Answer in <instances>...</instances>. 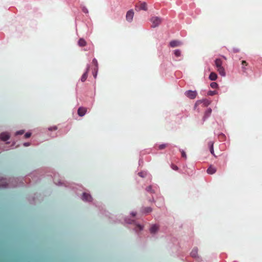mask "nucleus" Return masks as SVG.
<instances>
[{"mask_svg":"<svg viewBox=\"0 0 262 262\" xmlns=\"http://www.w3.org/2000/svg\"><path fill=\"white\" fill-rule=\"evenodd\" d=\"M95 70H96V72H95V73H94V74H93V75H94V77L95 78H96V77H97V69H95Z\"/></svg>","mask_w":262,"mask_h":262,"instance_id":"38","label":"nucleus"},{"mask_svg":"<svg viewBox=\"0 0 262 262\" xmlns=\"http://www.w3.org/2000/svg\"><path fill=\"white\" fill-rule=\"evenodd\" d=\"M146 190L147 191H148V192H150V193H154L155 192L154 190L152 189V186L151 185L148 186V187H147L146 188Z\"/></svg>","mask_w":262,"mask_h":262,"instance_id":"24","label":"nucleus"},{"mask_svg":"<svg viewBox=\"0 0 262 262\" xmlns=\"http://www.w3.org/2000/svg\"><path fill=\"white\" fill-rule=\"evenodd\" d=\"M125 221L126 223L127 224H132L133 222H134V221H132V220H127V219H125Z\"/></svg>","mask_w":262,"mask_h":262,"instance_id":"33","label":"nucleus"},{"mask_svg":"<svg viewBox=\"0 0 262 262\" xmlns=\"http://www.w3.org/2000/svg\"><path fill=\"white\" fill-rule=\"evenodd\" d=\"M150 20L152 24V28H156L158 27L162 22L161 18L158 16H152L151 17Z\"/></svg>","mask_w":262,"mask_h":262,"instance_id":"2","label":"nucleus"},{"mask_svg":"<svg viewBox=\"0 0 262 262\" xmlns=\"http://www.w3.org/2000/svg\"><path fill=\"white\" fill-rule=\"evenodd\" d=\"M55 183L57 184V185H61V183L60 182H59L58 183H57L56 182H55Z\"/></svg>","mask_w":262,"mask_h":262,"instance_id":"41","label":"nucleus"},{"mask_svg":"<svg viewBox=\"0 0 262 262\" xmlns=\"http://www.w3.org/2000/svg\"><path fill=\"white\" fill-rule=\"evenodd\" d=\"M10 138V135L7 132H3L0 134V139L3 141H6Z\"/></svg>","mask_w":262,"mask_h":262,"instance_id":"6","label":"nucleus"},{"mask_svg":"<svg viewBox=\"0 0 262 262\" xmlns=\"http://www.w3.org/2000/svg\"><path fill=\"white\" fill-rule=\"evenodd\" d=\"M217 78V74L214 72H211L209 76V78L210 80L214 81Z\"/></svg>","mask_w":262,"mask_h":262,"instance_id":"16","label":"nucleus"},{"mask_svg":"<svg viewBox=\"0 0 262 262\" xmlns=\"http://www.w3.org/2000/svg\"><path fill=\"white\" fill-rule=\"evenodd\" d=\"M130 214H131L132 216H136V212H134V211H133V212H132L130 213Z\"/></svg>","mask_w":262,"mask_h":262,"instance_id":"39","label":"nucleus"},{"mask_svg":"<svg viewBox=\"0 0 262 262\" xmlns=\"http://www.w3.org/2000/svg\"><path fill=\"white\" fill-rule=\"evenodd\" d=\"M8 186V183L5 179H0V188H6Z\"/></svg>","mask_w":262,"mask_h":262,"instance_id":"11","label":"nucleus"},{"mask_svg":"<svg viewBox=\"0 0 262 262\" xmlns=\"http://www.w3.org/2000/svg\"><path fill=\"white\" fill-rule=\"evenodd\" d=\"M171 168H172L173 170H178V166H176V165H173V164H172V165H171Z\"/></svg>","mask_w":262,"mask_h":262,"instance_id":"34","label":"nucleus"},{"mask_svg":"<svg viewBox=\"0 0 262 262\" xmlns=\"http://www.w3.org/2000/svg\"><path fill=\"white\" fill-rule=\"evenodd\" d=\"M24 133V130H20L16 132V135H22Z\"/></svg>","mask_w":262,"mask_h":262,"instance_id":"31","label":"nucleus"},{"mask_svg":"<svg viewBox=\"0 0 262 262\" xmlns=\"http://www.w3.org/2000/svg\"><path fill=\"white\" fill-rule=\"evenodd\" d=\"M216 171V168L212 166H210L207 170V173L210 174L214 173Z\"/></svg>","mask_w":262,"mask_h":262,"instance_id":"15","label":"nucleus"},{"mask_svg":"<svg viewBox=\"0 0 262 262\" xmlns=\"http://www.w3.org/2000/svg\"><path fill=\"white\" fill-rule=\"evenodd\" d=\"M216 93L217 92L215 91H209L208 92L207 94L209 96H213L215 95Z\"/></svg>","mask_w":262,"mask_h":262,"instance_id":"27","label":"nucleus"},{"mask_svg":"<svg viewBox=\"0 0 262 262\" xmlns=\"http://www.w3.org/2000/svg\"><path fill=\"white\" fill-rule=\"evenodd\" d=\"M248 65V63L246 62V61L243 60L242 61V69L244 72H246L247 69L246 67Z\"/></svg>","mask_w":262,"mask_h":262,"instance_id":"19","label":"nucleus"},{"mask_svg":"<svg viewBox=\"0 0 262 262\" xmlns=\"http://www.w3.org/2000/svg\"><path fill=\"white\" fill-rule=\"evenodd\" d=\"M185 95L188 98L191 99H194L196 97L197 92L196 91L188 90L185 92Z\"/></svg>","mask_w":262,"mask_h":262,"instance_id":"3","label":"nucleus"},{"mask_svg":"<svg viewBox=\"0 0 262 262\" xmlns=\"http://www.w3.org/2000/svg\"><path fill=\"white\" fill-rule=\"evenodd\" d=\"M210 86L212 89H216L218 87V84L215 82H212L210 83Z\"/></svg>","mask_w":262,"mask_h":262,"instance_id":"23","label":"nucleus"},{"mask_svg":"<svg viewBox=\"0 0 262 262\" xmlns=\"http://www.w3.org/2000/svg\"><path fill=\"white\" fill-rule=\"evenodd\" d=\"M134 15V12L132 9L128 11L126 14V19L128 22H131L133 20Z\"/></svg>","mask_w":262,"mask_h":262,"instance_id":"4","label":"nucleus"},{"mask_svg":"<svg viewBox=\"0 0 262 262\" xmlns=\"http://www.w3.org/2000/svg\"><path fill=\"white\" fill-rule=\"evenodd\" d=\"M198 248H194L193 249L192 251L190 253V255L193 257H198Z\"/></svg>","mask_w":262,"mask_h":262,"instance_id":"17","label":"nucleus"},{"mask_svg":"<svg viewBox=\"0 0 262 262\" xmlns=\"http://www.w3.org/2000/svg\"><path fill=\"white\" fill-rule=\"evenodd\" d=\"M89 69H90V65L88 64L86 66V71H85V73L82 75V76L81 77V81L82 82H84L86 80V79L88 77V73L89 71Z\"/></svg>","mask_w":262,"mask_h":262,"instance_id":"9","label":"nucleus"},{"mask_svg":"<svg viewBox=\"0 0 262 262\" xmlns=\"http://www.w3.org/2000/svg\"><path fill=\"white\" fill-rule=\"evenodd\" d=\"M24 146H28L30 145V143L29 142H25L23 144Z\"/></svg>","mask_w":262,"mask_h":262,"instance_id":"37","label":"nucleus"},{"mask_svg":"<svg viewBox=\"0 0 262 262\" xmlns=\"http://www.w3.org/2000/svg\"><path fill=\"white\" fill-rule=\"evenodd\" d=\"M17 186H18V185H13V184H12L10 187H16Z\"/></svg>","mask_w":262,"mask_h":262,"instance_id":"40","label":"nucleus"},{"mask_svg":"<svg viewBox=\"0 0 262 262\" xmlns=\"http://www.w3.org/2000/svg\"><path fill=\"white\" fill-rule=\"evenodd\" d=\"M233 52L235 53H237L239 51V50L237 48H233Z\"/></svg>","mask_w":262,"mask_h":262,"instance_id":"36","label":"nucleus"},{"mask_svg":"<svg viewBox=\"0 0 262 262\" xmlns=\"http://www.w3.org/2000/svg\"><path fill=\"white\" fill-rule=\"evenodd\" d=\"M31 135V134L30 133H26L25 134V137L26 138H29Z\"/></svg>","mask_w":262,"mask_h":262,"instance_id":"32","label":"nucleus"},{"mask_svg":"<svg viewBox=\"0 0 262 262\" xmlns=\"http://www.w3.org/2000/svg\"><path fill=\"white\" fill-rule=\"evenodd\" d=\"M182 45V42L179 40H173L169 42V46L172 48L180 46Z\"/></svg>","mask_w":262,"mask_h":262,"instance_id":"7","label":"nucleus"},{"mask_svg":"<svg viewBox=\"0 0 262 262\" xmlns=\"http://www.w3.org/2000/svg\"><path fill=\"white\" fill-rule=\"evenodd\" d=\"M82 200L84 201L91 202L92 201V197L90 194L83 192L82 195Z\"/></svg>","mask_w":262,"mask_h":262,"instance_id":"5","label":"nucleus"},{"mask_svg":"<svg viewBox=\"0 0 262 262\" xmlns=\"http://www.w3.org/2000/svg\"><path fill=\"white\" fill-rule=\"evenodd\" d=\"M78 43V45L80 47H84L86 45L85 40L83 38L79 39Z\"/></svg>","mask_w":262,"mask_h":262,"instance_id":"18","label":"nucleus"},{"mask_svg":"<svg viewBox=\"0 0 262 262\" xmlns=\"http://www.w3.org/2000/svg\"><path fill=\"white\" fill-rule=\"evenodd\" d=\"M214 62L216 70L220 75L222 77H225L226 76V72L224 68L222 66V60L220 58H217L215 60Z\"/></svg>","mask_w":262,"mask_h":262,"instance_id":"1","label":"nucleus"},{"mask_svg":"<svg viewBox=\"0 0 262 262\" xmlns=\"http://www.w3.org/2000/svg\"><path fill=\"white\" fill-rule=\"evenodd\" d=\"M87 111V109L85 107H80L78 109V114L80 117H83L85 115Z\"/></svg>","mask_w":262,"mask_h":262,"instance_id":"8","label":"nucleus"},{"mask_svg":"<svg viewBox=\"0 0 262 262\" xmlns=\"http://www.w3.org/2000/svg\"><path fill=\"white\" fill-rule=\"evenodd\" d=\"M167 146V144H160L159 146V149H164V148H165Z\"/></svg>","mask_w":262,"mask_h":262,"instance_id":"29","label":"nucleus"},{"mask_svg":"<svg viewBox=\"0 0 262 262\" xmlns=\"http://www.w3.org/2000/svg\"><path fill=\"white\" fill-rule=\"evenodd\" d=\"M57 129V127L56 126L49 128V130H56Z\"/></svg>","mask_w":262,"mask_h":262,"instance_id":"35","label":"nucleus"},{"mask_svg":"<svg viewBox=\"0 0 262 262\" xmlns=\"http://www.w3.org/2000/svg\"><path fill=\"white\" fill-rule=\"evenodd\" d=\"M180 151L181 152L182 157L186 159L187 158V156L185 151L181 149H180Z\"/></svg>","mask_w":262,"mask_h":262,"instance_id":"25","label":"nucleus"},{"mask_svg":"<svg viewBox=\"0 0 262 262\" xmlns=\"http://www.w3.org/2000/svg\"><path fill=\"white\" fill-rule=\"evenodd\" d=\"M159 228L158 225L156 224L152 225L149 229L150 232L151 234H155L158 231Z\"/></svg>","mask_w":262,"mask_h":262,"instance_id":"10","label":"nucleus"},{"mask_svg":"<svg viewBox=\"0 0 262 262\" xmlns=\"http://www.w3.org/2000/svg\"><path fill=\"white\" fill-rule=\"evenodd\" d=\"M223 57L225 59H226V57L224 56H223Z\"/></svg>","mask_w":262,"mask_h":262,"instance_id":"42","label":"nucleus"},{"mask_svg":"<svg viewBox=\"0 0 262 262\" xmlns=\"http://www.w3.org/2000/svg\"><path fill=\"white\" fill-rule=\"evenodd\" d=\"M139 10H147L146 4L145 2L142 3L140 4Z\"/></svg>","mask_w":262,"mask_h":262,"instance_id":"21","label":"nucleus"},{"mask_svg":"<svg viewBox=\"0 0 262 262\" xmlns=\"http://www.w3.org/2000/svg\"><path fill=\"white\" fill-rule=\"evenodd\" d=\"M93 63L95 64V67H96V68L97 69V70H98V62H97V60H96V59L95 58H94L93 59V61H92Z\"/></svg>","mask_w":262,"mask_h":262,"instance_id":"28","label":"nucleus"},{"mask_svg":"<svg viewBox=\"0 0 262 262\" xmlns=\"http://www.w3.org/2000/svg\"><path fill=\"white\" fill-rule=\"evenodd\" d=\"M213 144H214V142L212 141H209L208 143V145L210 149V152L211 153L212 155H214V149H213Z\"/></svg>","mask_w":262,"mask_h":262,"instance_id":"14","label":"nucleus"},{"mask_svg":"<svg viewBox=\"0 0 262 262\" xmlns=\"http://www.w3.org/2000/svg\"><path fill=\"white\" fill-rule=\"evenodd\" d=\"M82 11H83L84 13H86V14H87V13H89L88 9L85 7H84V6L82 7Z\"/></svg>","mask_w":262,"mask_h":262,"instance_id":"30","label":"nucleus"},{"mask_svg":"<svg viewBox=\"0 0 262 262\" xmlns=\"http://www.w3.org/2000/svg\"><path fill=\"white\" fill-rule=\"evenodd\" d=\"M147 174L146 172L141 171L138 173V175L142 178H144Z\"/></svg>","mask_w":262,"mask_h":262,"instance_id":"26","label":"nucleus"},{"mask_svg":"<svg viewBox=\"0 0 262 262\" xmlns=\"http://www.w3.org/2000/svg\"><path fill=\"white\" fill-rule=\"evenodd\" d=\"M212 110L210 108H208L206 110L205 112L204 116L203 117V121H205L207 118H208L211 115Z\"/></svg>","mask_w":262,"mask_h":262,"instance_id":"12","label":"nucleus"},{"mask_svg":"<svg viewBox=\"0 0 262 262\" xmlns=\"http://www.w3.org/2000/svg\"><path fill=\"white\" fill-rule=\"evenodd\" d=\"M143 226L140 224H137L136 227L134 229L136 232L141 231L143 229Z\"/></svg>","mask_w":262,"mask_h":262,"instance_id":"20","label":"nucleus"},{"mask_svg":"<svg viewBox=\"0 0 262 262\" xmlns=\"http://www.w3.org/2000/svg\"><path fill=\"white\" fill-rule=\"evenodd\" d=\"M174 55L178 57L181 56V51L179 49H177L174 51Z\"/></svg>","mask_w":262,"mask_h":262,"instance_id":"22","label":"nucleus"},{"mask_svg":"<svg viewBox=\"0 0 262 262\" xmlns=\"http://www.w3.org/2000/svg\"><path fill=\"white\" fill-rule=\"evenodd\" d=\"M152 208L150 207H142V208L141 209V212L143 213H144V214H147V213H150L152 211Z\"/></svg>","mask_w":262,"mask_h":262,"instance_id":"13","label":"nucleus"}]
</instances>
